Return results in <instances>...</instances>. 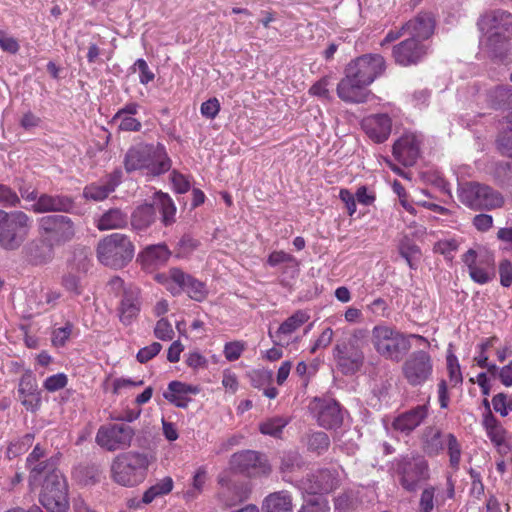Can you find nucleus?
Returning <instances> with one entry per match:
<instances>
[{
	"mask_svg": "<svg viewBox=\"0 0 512 512\" xmlns=\"http://www.w3.org/2000/svg\"><path fill=\"white\" fill-rule=\"evenodd\" d=\"M481 34L480 46L488 57L503 62L510 52L512 13L502 8L488 9L476 22Z\"/></svg>",
	"mask_w": 512,
	"mask_h": 512,
	"instance_id": "obj_1",
	"label": "nucleus"
},
{
	"mask_svg": "<svg viewBox=\"0 0 512 512\" xmlns=\"http://www.w3.org/2000/svg\"><path fill=\"white\" fill-rule=\"evenodd\" d=\"M410 338L427 340L416 334L406 335L394 326L385 323L375 325L371 331V342L375 351L387 360L399 362L411 348Z\"/></svg>",
	"mask_w": 512,
	"mask_h": 512,
	"instance_id": "obj_2",
	"label": "nucleus"
},
{
	"mask_svg": "<svg viewBox=\"0 0 512 512\" xmlns=\"http://www.w3.org/2000/svg\"><path fill=\"white\" fill-rule=\"evenodd\" d=\"M124 167L128 173L146 170L147 173L158 176L171 168V160L162 144L140 143L127 151Z\"/></svg>",
	"mask_w": 512,
	"mask_h": 512,
	"instance_id": "obj_3",
	"label": "nucleus"
},
{
	"mask_svg": "<svg viewBox=\"0 0 512 512\" xmlns=\"http://www.w3.org/2000/svg\"><path fill=\"white\" fill-rule=\"evenodd\" d=\"M366 335V330L356 329L349 336L337 340L333 358L342 374L353 375L362 368L365 360L363 341Z\"/></svg>",
	"mask_w": 512,
	"mask_h": 512,
	"instance_id": "obj_4",
	"label": "nucleus"
},
{
	"mask_svg": "<svg viewBox=\"0 0 512 512\" xmlns=\"http://www.w3.org/2000/svg\"><path fill=\"white\" fill-rule=\"evenodd\" d=\"M154 461L150 454L127 452L118 455L111 466L115 482L125 487H133L143 482L149 465Z\"/></svg>",
	"mask_w": 512,
	"mask_h": 512,
	"instance_id": "obj_5",
	"label": "nucleus"
},
{
	"mask_svg": "<svg viewBox=\"0 0 512 512\" xmlns=\"http://www.w3.org/2000/svg\"><path fill=\"white\" fill-rule=\"evenodd\" d=\"M135 246L130 237L122 233H112L103 237L97 244V259L103 265L121 269L134 257Z\"/></svg>",
	"mask_w": 512,
	"mask_h": 512,
	"instance_id": "obj_6",
	"label": "nucleus"
},
{
	"mask_svg": "<svg viewBox=\"0 0 512 512\" xmlns=\"http://www.w3.org/2000/svg\"><path fill=\"white\" fill-rule=\"evenodd\" d=\"M31 229V218L23 211H5L0 222V247L7 251L18 250L26 241Z\"/></svg>",
	"mask_w": 512,
	"mask_h": 512,
	"instance_id": "obj_7",
	"label": "nucleus"
},
{
	"mask_svg": "<svg viewBox=\"0 0 512 512\" xmlns=\"http://www.w3.org/2000/svg\"><path fill=\"white\" fill-rule=\"evenodd\" d=\"M459 200L473 210H494L504 203L503 195L492 187L478 182H469L458 190Z\"/></svg>",
	"mask_w": 512,
	"mask_h": 512,
	"instance_id": "obj_8",
	"label": "nucleus"
},
{
	"mask_svg": "<svg viewBox=\"0 0 512 512\" xmlns=\"http://www.w3.org/2000/svg\"><path fill=\"white\" fill-rule=\"evenodd\" d=\"M37 224L39 236L54 247L65 245L76 235L74 221L62 214L42 216L38 219Z\"/></svg>",
	"mask_w": 512,
	"mask_h": 512,
	"instance_id": "obj_9",
	"label": "nucleus"
},
{
	"mask_svg": "<svg viewBox=\"0 0 512 512\" xmlns=\"http://www.w3.org/2000/svg\"><path fill=\"white\" fill-rule=\"evenodd\" d=\"M39 500L48 512H66L68 510V486L61 473H52L46 476L42 483Z\"/></svg>",
	"mask_w": 512,
	"mask_h": 512,
	"instance_id": "obj_10",
	"label": "nucleus"
},
{
	"mask_svg": "<svg viewBox=\"0 0 512 512\" xmlns=\"http://www.w3.org/2000/svg\"><path fill=\"white\" fill-rule=\"evenodd\" d=\"M166 286L173 295L185 292L191 299L198 302L203 301L208 294L204 282L177 267L168 271Z\"/></svg>",
	"mask_w": 512,
	"mask_h": 512,
	"instance_id": "obj_11",
	"label": "nucleus"
},
{
	"mask_svg": "<svg viewBox=\"0 0 512 512\" xmlns=\"http://www.w3.org/2000/svg\"><path fill=\"white\" fill-rule=\"evenodd\" d=\"M402 374L409 385L413 387L423 385L433 374L431 355L424 350L412 352L402 365Z\"/></svg>",
	"mask_w": 512,
	"mask_h": 512,
	"instance_id": "obj_12",
	"label": "nucleus"
},
{
	"mask_svg": "<svg viewBox=\"0 0 512 512\" xmlns=\"http://www.w3.org/2000/svg\"><path fill=\"white\" fill-rule=\"evenodd\" d=\"M134 429L125 423L102 425L96 434V443L108 451L123 450L131 445Z\"/></svg>",
	"mask_w": 512,
	"mask_h": 512,
	"instance_id": "obj_13",
	"label": "nucleus"
},
{
	"mask_svg": "<svg viewBox=\"0 0 512 512\" xmlns=\"http://www.w3.org/2000/svg\"><path fill=\"white\" fill-rule=\"evenodd\" d=\"M385 69L386 62L382 55L365 54L350 62L345 72L352 74L353 78H357L359 82L369 86L384 73Z\"/></svg>",
	"mask_w": 512,
	"mask_h": 512,
	"instance_id": "obj_14",
	"label": "nucleus"
},
{
	"mask_svg": "<svg viewBox=\"0 0 512 512\" xmlns=\"http://www.w3.org/2000/svg\"><path fill=\"white\" fill-rule=\"evenodd\" d=\"M397 473L400 476L402 487L409 491H415L419 484L429 476L428 464L420 456H404L397 462Z\"/></svg>",
	"mask_w": 512,
	"mask_h": 512,
	"instance_id": "obj_15",
	"label": "nucleus"
},
{
	"mask_svg": "<svg viewBox=\"0 0 512 512\" xmlns=\"http://www.w3.org/2000/svg\"><path fill=\"white\" fill-rule=\"evenodd\" d=\"M219 499L227 507L236 506L248 499L251 489L247 481L230 471H224L218 476Z\"/></svg>",
	"mask_w": 512,
	"mask_h": 512,
	"instance_id": "obj_16",
	"label": "nucleus"
},
{
	"mask_svg": "<svg viewBox=\"0 0 512 512\" xmlns=\"http://www.w3.org/2000/svg\"><path fill=\"white\" fill-rule=\"evenodd\" d=\"M230 464L237 471L250 477L268 475L271 472V466L264 455L253 450L234 453Z\"/></svg>",
	"mask_w": 512,
	"mask_h": 512,
	"instance_id": "obj_17",
	"label": "nucleus"
},
{
	"mask_svg": "<svg viewBox=\"0 0 512 512\" xmlns=\"http://www.w3.org/2000/svg\"><path fill=\"white\" fill-rule=\"evenodd\" d=\"M142 307L140 289L132 284L121 293V298L117 307L119 321L124 326H130L138 318Z\"/></svg>",
	"mask_w": 512,
	"mask_h": 512,
	"instance_id": "obj_18",
	"label": "nucleus"
},
{
	"mask_svg": "<svg viewBox=\"0 0 512 512\" xmlns=\"http://www.w3.org/2000/svg\"><path fill=\"white\" fill-rule=\"evenodd\" d=\"M339 484L338 475L329 469H320L306 475L299 487L309 494H323L333 491Z\"/></svg>",
	"mask_w": 512,
	"mask_h": 512,
	"instance_id": "obj_19",
	"label": "nucleus"
},
{
	"mask_svg": "<svg viewBox=\"0 0 512 512\" xmlns=\"http://www.w3.org/2000/svg\"><path fill=\"white\" fill-rule=\"evenodd\" d=\"M75 208L74 199L63 194L42 193L39 200L32 204L31 209L37 214L70 213Z\"/></svg>",
	"mask_w": 512,
	"mask_h": 512,
	"instance_id": "obj_20",
	"label": "nucleus"
},
{
	"mask_svg": "<svg viewBox=\"0 0 512 512\" xmlns=\"http://www.w3.org/2000/svg\"><path fill=\"white\" fill-rule=\"evenodd\" d=\"M426 53V46L411 37L395 45L392 51L395 62L402 66L417 64Z\"/></svg>",
	"mask_w": 512,
	"mask_h": 512,
	"instance_id": "obj_21",
	"label": "nucleus"
},
{
	"mask_svg": "<svg viewBox=\"0 0 512 512\" xmlns=\"http://www.w3.org/2000/svg\"><path fill=\"white\" fill-rule=\"evenodd\" d=\"M367 87V84H362L352 74L345 72V77L337 85V95L346 103H364L371 94Z\"/></svg>",
	"mask_w": 512,
	"mask_h": 512,
	"instance_id": "obj_22",
	"label": "nucleus"
},
{
	"mask_svg": "<svg viewBox=\"0 0 512 512\" xmlns=\"http://www.w3.org/2000/svg\"><path fill=\"white\" fill-rule=\"evenodd\" d=\"M427 416L428 406L418 405L408 411L399 414L393 420L392 427L394 430L400 433L409 435L412 431H414L418 426H420L423 423Z\"/></svg>",
	"mask_w": 512,
	"mask_h": 512,
	"instance_id": "obj_23",
	"label": "nucleus"
},
{
	"mask_svg": "<svg viewBox=\"0 0 512 512\" xmlns=\"http://www.w3.org/2000/svg\"><path fill=\"white\" fill-rule=\"evenodd\" d=\"M19 400L26 410L35 412L41 404V392L37 382L31 374H24L18 385Z\"/></svg>",
	"mask_w": 512,
	"mask_h": 512,
	"instance_id": "obj_24",
	"label": "nucleus"
},
{
	"mask_svg": "<svg viewBox=\"0 0 512 512\" xmlns=\"http://www.w3.org/2000/svg\"><path fill=\"white\" fill-rule=\"evenodd\" d=\"M391 127V119L386 114L373 115L362 121L363 130L376 143H382L388 139Z\"/></svg>",
	"mask_w": 512,
	"mask_h": 512,
	"instance_id": "obj_25",
	"label": "nucleus"
},
{
	"mask_svg": "<svg viewBox=\"0 0 512 512\" xmlns=\"http://www.w3.org/2000/svg\"><path fill=\"white\" fill-rule=\"evenodd\" d=\"M393 155L404 166L415 164L419 156V143L414 135H404L393 145Z\"/></svg>",
	"mask_w": 512,
	"mask_h": 512,
	"instance_id": "obj_26",
	"label": "nucleus"
},
{
	"mask_svg": "<svg viewBox=\"0 0 512 512\" xmlns=\"http://www.w3.org/2000/svg\"><path fill=\"white\" fill-rule=\"evenodd\" d=\"M404 28L409 29L411 38L417 40H426L435 29V19L431 13L420 12L413 19L404 24Z\"/></svg>",
	"mask_w": 512,
	"mask_h": 512,
	"instance_id": "obj_27",
	"label": "nucleus"
},
{
	"mask_svg": "<svg viewBox=\"0 0 512 512\" xmlns=\"http://www.w3.org/2000/svg\"><path fill=\"white\" fill-rule=\"evenodd\" d=\"M54 246L44 240L43 237L30 241L25 246V254L29 261L34 265L46 264L52 260L54 255Z\"/></svg>",
	"mask_w": 512,
	"mask_h": 512,
	"instance_id": "obj_28",
	"label": "nucleus"
},
{
	"mask_svg": "<svg viewBox=\"0 0 512 512\" xmlns=\"http://www.w3.org/2000/svg\"><path fill=\"white\" fill-rule=\"evenodd\" d=\"M446 434L433 426L426 427L422 435V449L430 457L438 456L445 449Z\"/></svg>",
	"mask_w": 512,
	"mask_h": 512,
	"instance_id": "obj_29",
	"label": "nucleus"
},
{
	"mask_svg": "<svg viewBox=\"0 0 512 512\" xmlns=\"http://www.w3.org/2000/svg\"><path fill=\"white\" fill-rule=\"evenodd\" d=\"M262 512H293L290 493L285 490L270 493L263 500Z\"/></svg>",
	"mask_w": 512,
	"mask_h": 512,
	"instance_id": "obj_30",
	"label": "nucleus"
},
{
	"mask_svg": "<svg viewBox=\"0 0 512 512\" xmlns=\"http://www.w3.org/2000/svg\"><path fill=\"white\" fill-rule=\"evenodd\" d=\"M27 467L30 471L29 485L31 489H35L42 484L47 475L52 473H61L56 468V460L54 458L37 461L33 463V465H27Z\"/></svg>",
	"mask_w": 512,
	"mask_h": 512,
	"instance_id": "obj_31",
	"label": "nucleus"
},
{
	"mask_svg": "<svg viewBox=\"0 0 512 512\" xmlns=\"http://www.w3.org/2000/svg\"><path fill=\"white\" fill-rule=\"evenodd\" d=\"M128 221L127 213L119 208H111L100 216L96 222V227L100 231L123 229L128 225Z\"/></svg>",
	"mask_w": 512,
	"mask_h": 512,
	"instance_id": "obj_32",
	"label": "nucleus"
},
{
	"mask_svg": "<svg viewBox=\"0 0 512 512\" xmlns=\"http://www.w3.org/2000/svg\"><path fill=\"white\" fill-rule=\"evenodd\" d=\"M154 207L161 213V222L164 226H170L176 222V206L171 197L162 191L154 193Z\"/></svg>",
	"mask_w": 512,
	"mask_h": 512,
	"instance_id": "obj_33",
	"label": "nucleus"
},
{
	"mask_svg": "<svg viewBox=\"0 0 512 512\" xmlns=\"http://www.w3.org/2000/svg\"><path fill=\"white\" fill-rule=\"evenodd\" d=\"M156 208L154 204L145 203L138 206L131 215V225L137 231L149 228L156 221Z\"/></svg>",
	"mask_w": 512,
	"mask_h": 512,
	"instance_id": "obj_34",
	"label": "nucleus"
},
{
	"mask_svg": "<svg viewBox=\"0 0 512 512\" xmlns=\"http://www.w3.org/2000/svg\"><path fill=\"white\" fill-rule=\"evenodd\" d=\"M343 417L338 403L328 402L323 405L318 413V423L320 426L333 429L342 424Z\"/></svg>",
	"mask_w": 512,
	"mask_h": 512,
	"instance_id": "obj_35",
	"label": "nucleus"
},
{
	"mask_svg": "<svg viewBox=\"0 0 512 512\" xmlns=\"http://www.w3.org/2000/svg\"><path fill=\"white\" fill-rule=\"evenodd\" d=\"M307 312L298 310L287 318L275 332V337L281 340L283 335H290L309 320Z\"/></svg>",
	"mask_w": 512,
	"mask_h": 512,
	"instance_id": "obj_36",
	"label": "nucleus"
},
{
	"mask_svg": "<svg viewBox=\"0 0 512 512\" xmlns=\"http://www.w3.org/2000/svg\"><path fill=\"white\" fill-rule=\"evenodd\" d=\"M303 465L302 456L295 450L283 452L280 456L279 470L282 474L293 473L300 470Z\"/></svg>",
	"mask_w": 512,
	"mask_h": 512,
	"instance_id": "obj_37",
	"label": "nucleus"
},
{
	"mask_svg": "<svg viewBox=\"0 0 512 512\" xmlns=\"http://www.w3.org/2000/svg\"><path fill=\"white\" fill-rule=\"evenodd\" d=\"M173 489V480L171 477H164L156 484L148 488L142 498L144 504L151 503L155 498L170 493Z\"/></svg>",
	"mask_w": 512,
	"mask_h": 512,
	"instance_id": "obj_38",
	"label": "nucleus"
},
{
	"mask_svg": "<svg viewBox=\"0 0 512 512\" xmlns=\"http://www.w3.org/2000/svg\"><path fill=\"white\" fill-rule=\"evenodd\" d=\"M445 448L449 456L450 467L457 471L461 461L462 447L454 434L446 433Z\"/></svg>",
	"mask_w": 512,
	"mask_h": 512,
	"instance_id": "obj_39",
	"label": "nucleus"
},
{
	"mask_svg": "<svg viewBox=\"0 0 512 512\" xmlns=\"http://www.w3.org/2000/svg\"><path fill=\"white\" fill-rule=\"evenodd\" d=\"M112 192L113 191L110 190L107 184L102 180L97 183H91L87 185L83 190V196L86 199L93 201H102L106 199Z\"/></svg>",
	"mask_w": 512,
	"mask_h": 512,
	"instance_id": "obj_40",
	"label": "nucleus"
},
{
	"mask_svg": "<svg viewBox=\"0 0 512 512\" xmlns=\"http://www.w3.org/2000/svg\"><path fill=\"white\" fill-rule=\"evenodd\" d=\"M330 445V440L325 432H314L307 437V448L318 455L325 452Z\"/></svg>",
	"mask_w": 512,
	"mask_h": 512,
	"instance_id": "obj_41",
	"label": "nucleus"
},
{
	"mask_svg": "<svg viewBox=\"0 0 512 512\" xmlns=\"http://www.w3.org/2000/svg\"><path fill=\"white\" fill-rule=\"evenodd\" d=\"M288 421L283 417H273L267 419L259 425L262 434L272 437H279Z\"/></svg>",
	"mask_w": 512,
	"mask_h": 512,
	"instance_id": "obj_42",
	"label": "nucleus"
},
{
	"mask_svg": "<svg viewBox=\"0 0 512 512\" xmlns=\"http://www.w3.org/2000/svg\"><path fill=\"white\" fill-rule=\"evenodd\" d=\"M483 424L487 430L488 436L490 437L491 441L497 444L503 442V429L499 425L497 419L495 418L491 411H489L484 416Z\"/></svg>",
	"mask_w": 512,
	"mask_h": 512,
	"instance_id": "obj_43",
	"label": "nucleus"
},
{
	"mask_svg": "<svg viewBox=\"0 0 512 512\" xmlns=\"http://www.w3.org/2000/svg\"><path fill=\"white\" fill-rule=\"evenodd\" d=\"M169 256L170 251L165 244L152 245L144 251L146 260L155 264L164 263L168 260Z\"/></svg>",
	"mask_w": 512,
	"mask_h": 512,
	"instance_id": "obj_44",
	"label": "nucleus"
},
{
	"mask_svg": "<svg viewBox=\"0 0 512 512\" xmlns=\"http://www.w3.org/2000/svg\"><path fill=\"white\" fill-rule=\"evenodd\" d=\"M207 479V471L204 467H199L193 476L192 487L187 490L185 497L187 499H193L201 493L203 486Z\"/></svg>",
	"mask_w": 512,
	"mask_h": 512,
	"instance_id": "obj_45",
	"label": "nucleus"
},
{
	"mask_svg": "<svg viewBox=\"0 0 512 512\" xmlns=\"http://www.w3.org/2000/svg\"><path fill=\"white\" fill-rule=\"evenodd\" d=\"M199 246V241L190 235H183L176 248V257L185 258L194 252Z\"/></svg>",
	"mask_w": 512,
	"mask_h": 512,
	"instance_id": "obj_46",
	"label": "nucleus"
},
{
	"mask_svg": "<svg viewBox=\"0 0 512 512\" xmlns=\"http://www.w3.org/2000/svg\"><path fill=\"white\" fill-rule=\"evenodd\" d=\"M446 361L451 384L453 386L461 384L463 381V377L457 357L453 353H448Z\"/></svg>",
	"mask_w": 512,
	"mask_h": 512,
	"instance_id": "obj_47",
	"label": "nucleus"
},
{
	"mask_svg": "<svg viewBox=\"0 0 512 512\" xmlns=\"http://www.w3.org/2000/svg\"><path fill=\"white\" fill-rule=\"evenodd\" d=\"M494 97L497 100L498 108H511L512 107V89L507 86H498L495 88Z\"/></svg>",
	"mask_w": 512,
	"mask_h": 512,
	"instance_id": "obj_48",
	"label": "nucleus"
},
{
	"mask_svg": "<svg viewBox=\"0 0 512 512\" xmlns=\"http://www.w3.org/2000/svg\"><path fill=\"white\" fill-rule=\"evenodd\" d=\"M329 85H330V77L325 76L322 77L320 80L315 82L309 89V93L313 96H317L323 99H330V91H329Z\"/></svg>",
	"mask_w": 512,
	"mask_h": 512,
	"instance_id": "obj_49",
	"label": "nucleus"
},
{
	"mask_svg": "<svg viewBox=\"0 0 512 512\" xmlns=\"http://www.w3.org/2000/svg\"><path fill=\"white\" fill-rule=\"evenodd\" d=\"M493 266V263L491 264ZM469 275L471 279L479 284H486L491 281L494 277V271L488 272L486 269L479 267L477 265L470 266ZM493 270V267L491 268Z\"/></svg>",
	"mask_w": 512,
	"mask_h": 512,
	"instance_id": "obj_50",
	"label": "nucleus"
},
{
	"mask_svg": "<svg viewBox=\"0 0 512 512\" xmlns=\"http://www.w3.org/2000/svg\"><path fill=\"white\" fill-rule=\"evenodd\" d=\"M68 378L67 375L64 373H58L52 376H49L44 381V388L49 392H55L62 388H64L67 385Z\"/></svg>",
	"mask_w": 512,
	"mask_h": 512,
	"instance_id": "obj_51",
	"label": "nucleus"
},
{
	"mask_svg": "<svg viewBox=\"0 0 512 512\" xmlns=\"http://www.w3.org/2000/svg\"><path fill=\"white\" fill-rule=\"evenodd\" d=\"M154 334L158 339L167 341L173 338L174 331L169 321L165 318H161L156 323Z\"/></svg>",
	"mask_w": 512,
	"mask_h": 512,
	"instance_id": "obj_52",
	"label": "nucleus"
},
{
	"mask_svg": "<svg viewBox=\"0 0 512 512\" xmlns=\"http://www.w3.org/2000/svg\"><path fill=\"white\" fill-rule=\"evenodd\" d=\"M20 203L18 195L8 186L0 184V204L15 207Z\"/></svg>",
	"mask_w": 512,
	"mask_h": 512,
	"instance_id": "obj_53",
	"label": "nucleus"
},
{
	"mask_svg": "<svg viewBox=\"0 0 512 512\" xmlns=\"http://www.w3.org/2000/svg\"><path fill=\"white\" fill-rule=\"evenodd\" d=\"M73 325L66 323L64 327L55 329L52 333V343L54 346H64L66 341L69 339L72 332Z\"/></svg>",
	"mask_w": 512,
	"mask_h": 512,
	"instance_id": "obj_54",
	"label": "nucleus"
},
{
	"mask_svg": "<svg viewBox=\"0 0 512 512\" xmlns=\"http://www.w3.org/2000/svg\"><path fill=\"white\" fill-rule=\"evenodd\" d=\"M245 349V344L240 341H233L225 344L224 355L228 361H236L240 358Z\"/></svg>",
	"mask_w": 512,
	"mask_h": 512,
	"instance_id": "obj_55",
	"label": "nucleus"
},
{
	"mask_svg": "<svg viewBox=\"0 0 512 512\" xmlns=\"http://www.w3.org/2000/svg\"><path fill=\"white\" fill-rule=\"evenodd\" d=\"M499 152L508 158H512V132H504L496 140Z\"/></svg>",
	"mask_w": 512,
	"mask_h": 512,
	"instance_id": "obj_56",
	"label": "nucleus"
},
{
	"mask_svg": "<svg viewBox=\"0 0 512 512\" xmlns=\"http://www.w3.org/2000/svg\"><path fill=\"white\" fill-rule=\"evenodd\" d=\"M162 349V345L158 342H153L149 346L140 349L137 353V360L140 363H146L155 357Z\"/></svg>",
	"mask_w": 512,
	"mask_h": 512,
	"instance_id": "obj_57",
	"label": "nucleus"
},
{
	"mask_svg": "<svg viewBox=\"0 0 512 512\" xmlns=\"http://www.w3.org/2000/svg\"><path fill=\"white\" fill-rule=\"evenodd\" d=\"M201 114L207 119H214L220 111V103L217 98H210L201 104Z\"/></svg>",
	"mask_w": 512,
	"mask_h": 512,
	"instance_id": "obj_58",
	"label": "nucleus"
},
{
	"mask_svg": "<svg viewBox=\"0 0 512 512\" xmlns=\"http://www.w3.org/2000/svg\"><path fill=\"white\" fill-rule=\"evenodd\" d=\"M500 283L503 287L512 285V263L505 259L499 264Z\"/></svg>",
	"mask_w": 512,
	"mask_h": 512,
	"instance_id": "obj_59",
	"label": "nucleus"
},
{
	"mask_svg": "<svg viewBox=\"0 0 512 512\" xmlns=\"http://www.w3.org/2000/svg\"><path fill=\"white\" fill-rule=\"evenodd\" d=\"M421 512H431L434 508V488L428 487L423 490L420 503H419Z\"/></svg>",
	"mask_w": 512,
	"mask_h": 512,
	"instance_id": "obj_60",
	"label": "nucleus"
},
{
	"mask_svg": "<svg viewBox=\"0 0 512 512\" xmlns=\"http://www.w3.org/2000/svg\"><path fill=\"white\" fill-rule=\"evenodd\" d=\"M333 330L331 328H326L320 334V336L315 341L314 345L310 349V353H315L320 348L328 347L333 340Z\"/></svg>",
	"mask_w": 512,
	"mask_h": 512,
	"instance_id": "obj_61",
	"label": "nucleus"
},
{
	"mask_svg": "<svg viewBox=\"0 0 512 512\" xmlns=\"http://www.w3.org/2000/svg\"><path fill=\"white\" fill-rule=\"evenodd\" d=\"M171 181L175 191L179 194L186 193L190 189L189 181L185 178L184 175L178 173L177 171H173L171 173Z\"/></svg>",
	"mask_w": 512,
	"mask_h": 512,
	"instance_id": "obj_62",
	"label": "nucleus"
},
{
	"mask_svg": "<svg viewBox=\"0 0 512 512\" xmlns=\"http://www.w3.org/2000/svg\"><path fill=\"white\" fill-rule=\"evenodd\" d=\"M326 510V501L320 497H315L303 505L299 512H326Z\"/></svg>",
	"mask_w": 512,
	"mask_h": 512,
	"instance_id": "obj_63",
	"label": "nucleus"
},
{
	"mask_svg": "<svg viewBox=\"0 0 512 512\" xmlns=\"http://www.w3.org/2000/svg\"><path fill=\"white\" fill-rule=\"evenodd\" d=\"M134 66L140 71V82L142 84H148L151 82L155 75L154 73L149 69L146 61L144 59H138Z\"/></svg>",
	"mask_w": 512,
	"mask_h": 512,
	"instance_id": "obj_64",
	"label": "nucleus"
}]
</instances>
